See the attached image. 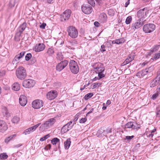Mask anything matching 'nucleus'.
<instances>
[{
    "label": "nucleus",
    "mask_w": 160,
    "mask_h": 160,
    "mask_svg": "<svg viewBox=\"0 0 160 160\" xmlns=\"http://www.w3.org/2000/svg\"><path fill=\"white\" fill-rule=\"evenodd\" d=\"M16 74L18 78L23 80L27 76L26 70L23 67H20L17 69Z\"/></svg>",
    "instance_id": "nucleus-1"
},
{
    "label": "nucleus",
    "mask_w": 160,
    "mask_h": 160,
    "mask_svg": "<svg viewBox=\"0 0 160 160\" xmlns=\"http://www.w3.org/2000/svg\"><path fill=\"white\" fill-rule=\"evenodd\" d=\"M69 68L71 72L74 74H77L79 72V68L76 62L73 60H71L69 63Z\"/></svg>",
    "instance_id": "nucleus-2"
},
{
    "label": "nucleus",
    "mask_w": 160,
    "mask_h": 160,
    "mask_svg": "<svg viewBox=\"0 0 160 160\" xmlns=\"http://www.w3.org/2000/svg\"><path fill=\"white\" fill-rule=\"evenodd\" d=\"M68 32L69 36L72 38H76L78 36V30L73 26H69L68 29Z\"/></svg>",
    "instance_id": "nucleus-3"
},
{
    "label": "nucleus",
    "mask_w": 160,
    "mask_h": 160,
    "mask_svg": "<svg viewBox=\"0 0 160 160\" xmlns=\"http://www.w3.org/2000/svg\"><path fill=\"white\" fill-rule=\"evenodd\" d=\"M155 28V26L153 24L148 23L144 25L143 30L145 33H149L153 32Z\"/></svg>",
    "instance_id": "nucleus-4"
},
{
    "label": "nucleus",
    "mask_w": 160,
    "mask_h": 160,
    "mask_svg": "<svg viewBox=\"0 0 160 160\" xmlns=\"http://www.w3.org/2000/svg\"><path fill=\"white\" fill-rule=\"evenodd\" d=\"M143 24V21L139 19L132 24L131 29L135 31L142 27Z\"/></svg>",
    "instance_id": "nucleus-5"
},
{
    "label": "nucleus",
    "mask_w": 160,
    "mask_h": 160,
    "mask_svg": "<svg viewBox=\"0 0 160 160\" xmlns=\"http://www.w3.org/2000/svg\"><path fill=\"white\" fill-rule=\"evenodd\" d=\"M148 13L147 8H144L140 10L137 12V16L139 19L143 20L142 18L146 17Z\"/></svg>",
    "instance_id": "nucleus-6"
},
{
    "label": "nucleus",
    "mask_w": 160,
    "mask_h": 160,
    "mask_svg": "<svg viewBox=\"0 0 160 160\" xmlns=\"http://www.w3.org/2000/svg\"><path fill=\"white\" fill-rule=\"evenodd\" d=\"M35 83V81L31 79H28L23 81V86L26 88H30L34 86Z\"/></svg>",
    "instance_id": "nucleus-7"
},
{
    "label": "nucleus",
    "mask_w": 160,
    "mask_h": 160,
    "mask_svg": "<svg viewBox=\"0 0 160 160\" xmlns=\"http://www.w3.org/2000/svg\"><path fill=\"white\" fill-rule=\"evenodd\" d=\"M43 104V101L40 99H36L33 101L32 103V107L35 109H38L42 107Z\"/></svg>",
    "instance_id": "nucleus-8"
},
{
    "label": "nucleus",
    "mask_w": 160,
    "mask_h": 160,
    "mask_svg": "<svg viewBox=\"0 0 160 160\" xmlns=\"http://www.w3.org/2000/svg\"><path fill=\"white\" fill-rule=\"evenodd\" d=\"M138 125L137 123L133 122H128L127 124L125 125V128H132V129H138L139 128Z\"/></svg>",
    "instance_id": "nucleus-9"
},
{
    "label": "nucleus",
    "mask_w": 160,
    "mask_h": 160,
    "mask_svg": "<svg viewBox=\"0 0 160 160\" xmlns=\"http://www.w3.org/2000/svg\"><path fill=\"white\" fill-rule=\"evenodd\" d=\"M45 46L43 43L37 44L33 48V50L36 52H40L43 51L45 48Z\"/></svg>",
    "instance_id": "nucleus-10"
},
{
    "label": "nucleus",
    "mask_w": 160,
    "mask_h": 160,
    "mask_svg": "<svg viewBox=\"0 0 160 160\" xmlns=\"http://www.w3.org/2000/svg\"><path fill=\"white\" fill-rule=\"evenodd\" d=\"M68 63V61L66 60L61 62L57 66V70L59 71H61L67 66Z\"/></svg>",
    "instance_id": "nucleus-11"
},
{
    "label": "nucleus",
    "mask_w": 160,
    "mask_h": 160,
    "mask_svg": "<svg viewBox=\"0 0 160 160\" xmlns=\"http://www.w3.org/2000/svg\"><path fill=\"white\" fill-rule=\"evenodd\" d=\"M57 92L55 90H51L48 92L47 94V98L49 100L55 98L57 96Z\"/></svg>",
    "instance_id": "nucleus-12"
},
{
    "label": "nucleus",
    "mask_w": 160,
    "mask_h": 160,
    "mask_svg": "<svg viewBox=\"0 0 160 160\" xmlns=\"http://www.w3.org/2000/svg\"><path fill=\"white\" fill-rule=\"evenodd\" d=\"M82 10L83 12L86 14H89L92 12V9L91 6L88 5H83Z\"/></svg>",
    "instance_id": "nucleus-13"
},
{
    "label": "nucleus",
    "mask_w": 160,
    "mask_h": 160,
    "mask_svg": "<svg viewBox=\"0 0 160 160\" xmlns=\"http://www.w3.org/2000/svg\"><path fill=\"white\" fill-rule=\"evenodd\" d=\"M41 124V123H39L36 125L26 129L24 132L25 134L26 135L30 133L31 132H32L36 130L37 128Z\"/></svg>",
    "instance_id": "nucleus-14"
},
{
    "label": "nucleus",
    "mask_w": 160,
    "mask_h": 160,
    "mask_svg": "<svg viewBox=\"0 0 160 160\" xmlns=\"http://www.w3.org/2000/svg\"><path fill=\"white\" fill-rule=\"evenodd\" d=\"M71 13V10L68 9L65 11L63 13L62 17L61 18L62 21L68 19L70 18Z\"/></svg>",
    "instance_id": "nucleus-15"
},
{
    "label": "nucleus",
    "mask_w": 160,
    "mask_h": 160,
    "mask_svg": "<svg viewBox=\"0 0 160 160\" xmlns=\"http://www.w3.org/2000/svg\"><path fill=\"white\" fill-rule=\"evenodd\" d=\"M8 128L6 122L3 120H0V132H4Z\"/></svg>",
    "instance_id": "nucleus-16"
},
{
    "label": "nucleus",
    "mask_w": 160,
    "mask_h": 160,
    "mask_svg": "<svg viewBox=\"0 0 160 160\" xmlns=\"http://www.w3.org/2000/svg\"><path fill=\"white\" fill-rule=\"evenodd\" d=\"M19 60L18 58L16 56L12 60V63L10 64V65L12 66V68H10V71H12L16 68V64L18 62Z\"/></svg>",
    "instance_id": "nucleus-17"
},
{
    "label": "nucleus",
    "mask_w": 160,
    "mask_h": 160,
    "mask_svg": "<svg viewBox=\"0 0 160 160\" xmlns=\"http://www.w3.org/2000/svg\"><path fill=\"white\" fill-rule=\"evenodd\" d=\"M20 104L22 106H25L27 103L26 97L23 95L20 96L19 99Z\"/></svg>",
    "instance_id": "nucleus-18"
},
{
    "label": "nucleus",
    "mask_w": 160,
    "mask_h": 160,
    "mask_svg": "<svg viewBox=\"0 0 160 160\" xmlns=\"http://www.w3.org/2000/svg\"><path fill=\"white\" fill-rule=\"evenodd\" d=\"M148 72V71L147 69L145 70H143L139 72H138L137 74V76L139 78H142L144 77L145 75H146L147 73Z\"/></svg>",
    "instance_id": "nucleus-19"
},
{
    "label": "nucleus",
    "mask_w": 160,
    "mask_h": 160,
    "mask_svg": "<svg viewBox=\"0 0 160 160\" xmlns=\"http://www.w3.org/2000/svg\"><path fill=\"white\" fill-rule=\"evenodd\" d=\"M159 78H156L152 80L150 83V86L153 87L157 85L159 82Z\"/></svg>",
    "instance_id": "nucleus-20"
},
{
    "label": "nucleus",
    "mask_w": 160,
    "mask_h": 160,
    "mask_svg": "<svg viewBox=\"0 0 160 160\" xmlns=\"http://www.w3.org/2000/svg\"><path fill=\"white\" fill-rule=\"evenodd\" d=\"M50 127L48 122L46 121L40 127L39 130L40 131H43L46 129Z\"/></svg>",
    "instance_id": "nucleus-21"
},
{
    "label": "nucleus",
    "mask_w": 160,
    "mask_h": 160,
    "mask_svg": "<svg viewBox=\"0 0 160 160\" xmlns=\"http://www.w3.org/2000/svg\"><path fill=\"white\" fill-rule=\"evenodd\" d=\"M151 54L147 56V58H150L153 60H156V59L160 58V52H158L156 53L153 57L151 56Z\"/></svg>",
    "instance_id": "nucleus-22"
},
{
    "label": "nucleus",
    "mask_w": 160,
    "mask_h": 160,
    "mask_svg": "<svg viewBox=\"0 0 160 160\" xmlns=\"http://www.w3.org/2000/svg\"><path fill=\"white\" fill-rule=\"evenodd\" d=\"M133 57L131 55H129L128 56V57L125 60L123 63L124 65L127 64L132 61L133 60Z\"/></svg>",
    "instance_id": "nucleus-23"
},
{
    "label": "nucleus",
    "mask_w": 160,
    "mask_h": 160,
    "mask_svg": "<svg viewBox=\"0 0 160 160\" xmlns=\"http://www.w3.org/2000/svg\"><path fill=\"white\" fill-rule=\"evenodd\" d=\"M12 89L15 91H18L20 89L19 84L18 82L13 83L12 85Z\"/></svg>",
    "instance_id": "nucleus-24"
},
{
    "label": "nucleus",
    "mask_w": 160,
    "mask_h": 160,
    "mask_svg": "<svg viewBox=\"0 0 160 160\" xmlns=\"http://www.w3.org/2000/svg\"><path fill=\"white\" fill-rule=\"evenodd\" d=\"M71 142L70 141V139L68 138L67 139L66 141L64 142V146L65 148L66 149H68L70 145Z\"/></svg>",
    "instance_id": "nucleus-25"
},
{
    "label": "nucleus",
    "mask_w": 160,
    "mask_h": 160,
    "mask_svg": "<svg viewBox=\"0 0 160 160\" xmlns=\"http://www.w3.org/2000/svg\"><path fill=\"white\" fill-rule=\"evenodd\" d=\"M2 112L4 116L9 117L10 116L7 108L6 107H4L2 109Z\"/></svg>",
    "instance_id": "nucleus-26"
},
{
    "label": "nucleus",
    "mask_w": 160,
    "mask_h": 160,
    "mask_svg": "<svg viewBox=\"0 0 160 160\" xmlns=\"http://www.w3.org/2000/svg\"><path fill=\"white\" fill-rule=\"evenodd\" d=\"M26 27V24L25 22H23L20 26L18 28V30H20L21 32H22L24 30Z\"/></svg>",
    "instance_id": "nucleus-27"
},
{
    "label": "nucleus",
    "mask_w": 160,
    "mask_h": 160,
    "mask_svg": "<svg viewBox=\"0 0 160 160\" xmlns=\"http://www.w3.org/2000/svg\"><path fill=\"white\" fill-rule=\"evenodd\" d=\"M68 126H67L66 125L64 126L61 129V132L63 133L67 132L70 129V127L68 128Z\"/></svg>",
    "instance_id": "nucleus-28"
},
{
    "label": "nucleus",
    "mask_w": 160,
    "mask_h": 160,
    "mask_svg": "<svg viewBox=\"0 0 160 160\" xmlns=\"http://www.w3.org/2000/svg\"><path fill=\"white\" fill-rule=\"evenodd\" d=\"M96 72L98 73H102L104 71L105 68L103 67H99L96 68Z\"/></svg>",
    "instance_id": "nucleus-29"
},
{
    "label": "nucleus",
    "mask_w": 160,
    "mask_h": 160,
    "mask_svg": "<svg viewBox=\"0 0 160 160\" xmlns=\"http://www.w3.org/2000/svg\"><path fill=\"white\" fill-rule=\"evenodd\" d=\"M20 118L17 116H14L12 120V121L14 123L17 124L20 121Z\"/></svg>",
    "instance_id": "nucleus-30"
},
{
    "label": "nucleus",
    "mask_w": 160,
    "mask_h": 160,
    "mask_svg": "<svg viewBox=\"0 0 160 160\" xmlns=\"http://www.w3.org/2000/svg\"><path fill=\"white\" fill-rule=\"evenodd\" d=\"M47 122L49 124V126L51 127L55 122L56 120L54 118H51L49 119Z\"/></svg>",
    "instance_id": "nucleus-31"
},
{
    "label": "nucleus",
    "mask_w": 160,
    "mask_h": 160,
    "mask_svg": "<svg viewBox=\"0 0 160 160\" xmlns=\"http://www.w3.org/2000/svg\"><path fill=\"white\" fill-rule=\"evenodd\" d=\"M101 18L102 22H106L107 20V16L104 13H102L100 16Z\"/></svg>",
    "instance_id": "nucleus-32"
},
{
    "label": "nucleus",
    "mask_w": 160,
    "mask_h": 160,
    "mask_svg": "<svg viewBox=\"0 0 160 160\" xmlns=\"http://www.w3.org/2000/svg\"><path fill=\"white\" fill-rule=\"evenodd\" d=\"M160 43L155 46L153 49L151 50L152 52H156L158 50L160 49Z\"/></svg>",
    "instance_id": "nucleus-33"
},
{
    "label": "nucleus",
    "mask_w": 160,
    "mask_h": 160,
    "mask_svg": "<svg viewBox=\"0 0 160 160\" xmlns=\"http://www.w3.org/2000/svg\"><path fill=\"white\" fill-rule=\"evenodd\" d=\"M56 58L58 59L61 60L63 59V56L61 52H58L57 54Z\"/></svg>",
    "instance_id": "nucleus-34"
},
{
    "label": "nucleus",
    "mask_w": 160,
    "mask_h": 160,
    "mask_svg": "<svg viewBox=\"0 0 160 160\" xmlns=\"http://www.w3.org/2000/svg\"><path fill=\"white\" fill-rule=\"evenodd\" d=\"M54 52V50H53V48L52 47L49 48L47 52V53L49 55H51L53 54Z\"/></svg>",
    "instance_id": "nucleus-35"
},
{
    "label": "nucleus",
    "mask_w": 160,
    "mask_h": 160,
    "mask_svg": "<svg viewBox=\"0 0 160 160\" xmlns=\"http://www.w3.org/2000/svg\"><path fill=\"white\" fill-rule=\"evenodd\" d=\"M15 0H10L8 4V7L9 8H12L14 7L15 5Z\"/></svg>",
    "instance_id": "nucleus-36"
},
{
    "label": "nucleus",
    "mask_w": 160,
    "mask_h": 160,
    "mask_svg": "<svg viewBox=\"0 0 160 160\" xmlns=\"http://www.w3.org/2000/svg\"><path fill=\"white\" fill-rule=\"evenodd\" d=\"M25 53V52H20L19 54L16 55L15 56L19 60H20L24 56Z\"/></svg>",
    "instance_id": "nucleus-37"
},
{
    "label": "nucleus",
    "mask_w": 160,
    "mask_h": 160,
    "mask_svg": "<svg viewBox=\"0 0 160 160\" xmlns=\"http://www.w3.org/2000/svg\"><path fill=\"white\" fill-rule=\"evenodd\" d=\"M8 158V156L6 153H1L0 154V159H5Z\"/></svg>",
    "instance_id": "nucleus-38"
},
{
    "label": "nucleus",
    "mask_w": 160,
    "mask_h": 160,
    "mask_svg": "<svg viewBox=\"0 0 160 160\" xmlns=\"http://www.w3.org/2000/svg\"><path fill=\"white\" fill-rule=\"evenodd\" d=\"M59 141V139L57 138H54L51 140V143L53 145H55Z\"/></svg>",
    "instance_id": "nucleus-39"
},
{
    "label": "nucleus",
    "mask_w": 160,
    "mask_h": 160,
    "mask_svg": "<svg viewBox=\"0 0 160 160\" xmlns=\"http://www.w3.org/2000/svg\"><path fill=\"white\" fill-rule=\"evenodd\" d=\"M132 18L131 16L128 17L126 20L125 22L126 24H130L132 20Z\"/></svg>",
    "instance_id": "nucleus-40"
},
{
    "label": "nucleus",
    "mask_w": 160,
    "mask_h": 160,
    "mask_svg": "<svg viewBox=\"0 0 160 160\" xmlns=\"http://www.w3.org/2000/svg\"><path fill=\"white\" fill-rule=\"evenodd\" d=\"M93 95V94L92 93H89L86 94L84 96V99L86 100H87L88 99L90 98Z\"/></svg>",
    "instance_id": "nucleus-41"
},
{
    "label": "nucleus",
    "mask_w": 160,
    "mask_h": 160,
    "mask_svg": "<svg viewBox=\"0 0 160 160\" xmlns=\"http://www.w3.org/2000/svg\"><path fill=\"white\" fill-rule=\"evenodd\" d=\"M15 135H13L7 138L5 140V142H7V143L8 142L10 141L13 138V137Z\"/></svg>",
    "instance_id": "nucleus-42"
},
{
    "label": "nucleus",
    "mask_w": 160,
    "mask_h": 160,
    "mask_svg": "<svg viewBox=\"0 0 160 160\" xmlns=\"http://www.w3.org/2000/svg\"><path fill=\"white\" fill-rule=\"evenodd\" d=\"M134 136L133 135L130 136H126V138L124 139V140L126 142L127 141H130V140L133 138Z\"/></svg>",
    "instance_id": "nucleus-43"
},
{
    "label": "nucleus",
    "mask_w": 160,
    "mask_h": 160,
    "mask_svg": "<svg viewBox=\"0 0 160 160\" xmlns=\"http://www.w3.org/2000/svg\"><path fill=\"white\" fill-rule=\"evenodd\" d=\"M49 137L50 135L49 134H47L44 136L43 137L41 138L40 139V141H43L46 140Z\"/></svg>",
    "instance_id": "nucleus-44"
},
{
    "label": "nucleus",
    "mask_w": 160,
    "mask_h": 160,
    "mask_svg": "<svg viewBox=\"0 0 160 160\" xmlns=\"http://www.w3.org/2000/svg\"><path fill=\"white\" fill-rule=\"evenodd\" d=\"M156 113V117L160 118V109H159L158 108H157Z\"/></svg>",
    "instance_id": "nucleus-45"
},
{
    "label": "nucleus",
    "mask_w": 160,
    "mask_h": 160,
    "mask_svg": "<svg viewBox=\"0 0 160 160\" xmlns=\"http://www.w3.org/2000/svg\"><path fill=\"white\" fill-rule=\"evenodd\" d=\"M32 57V54L30 53H28L25 56V60L26 61H28Z\"/></svg>",
    "instance_id": "nucleus-46"
},
{
    "label": "nucleus",
    "mask_w": 160,
    "mask_h": 160,
    "mask_svg": "<svg viewBox=\"0 0 160 160\" xmlns=\"http://www.w3.org/2000/svg\"><path fill=\"white\" fill-rule=\"evenodd\" d=\"M101 85V83H94L92 84L93 86L92 87V88H95L97 87H99Z\"/></svg>",
    "instance_id": "nucleus-47"
},
{
    "label": "nucleus",
    "mask_w": 160,
    "mask_h": 160,
    "mask_svg": "<svg viewBox=\"0 0 160 160\" xmlns=\"http://www.w3.org/2000/svg\"><path fill=\"white\" fill-rule=\"evenodd\" d=\"M88 1L89 4L92 6H94L95 5V3L94 0H88Z\"/></svg>",
    "instance_id": "nucleus-48"
},
{
    "label": "nucleus",
    "mask_w": 160,
    "mask_h": 160,
    "mask_svg": "<svg viewBox=\"0 0 160 160\" xmlns=\"http://www.w3.org/2000/svg\"><path fill=\"white\" fill-rule=\"evenodd\" d=\"M108 13L109 15L113 16L114 14V12L112 9H109L108 11Z\"/></svg>",
    "instance_id": "nucleus-49"
},
{
    "label": "nucleus",
    "mask_w": 160,
    "mask_h": 160,
    "mask_svg": "<svg viewBox=\"0 0 160 160\" xmlns=\"http://www.w3.org/2000/svg\"><path fill=\"white\" fill-rule=\"evenodd\" d=\"M72 121H70L68 123H67V124H66V125H67V126H68V127H70V129H71L73 126V125L75 124V123H73V125H71V124H72Z\"/></svg>",
    "instance_id": "nucleus-50"
},
{
    "label": "nucleus",
    "mask_w": 160,
    "mask_h": 160,
    "mask_svg": "<svg viewBox=\"0 0 160 160\" xmlns=\"http://www.w3.org/2000/svg\"><path fill=\"white\" fill-rule=\"evenodd\" d=\"M112 44H120V42L119 41L118 39H116L112 41Z\"/></svg>",
    "instance_id": "nucleus-51"
},
{
    "label": "nucleus",
    "mask_w": 160,
    "mask_h": 160,
    "mask_svg": "<svg viewBox=\"0 0 160 160\" xmlns=\"http://www.w3.org/2000/svg\"><path fill=\"white\" fill-rule=\"evenodd\" d=\"M153 134H154L153 133H152L150 132H148L147 134V135L150 138H152L153 137Z\"/></svg>",
    "instance_id": "nucleus-52"
},
{
    "label": "nucleus",
    "mask_w": 160,
    "mask_h": 160,
    "mask_svg": "<svg viewBox=\"0 0 160 160\" xmlns=\"http://www.w3.org/2000/svg\"><path fill=\"white\" fill-rule=\"evenodd\" d=\"M104 132V130L102 129H99L97 132V135H98V136L99 135L101 134H102L103 132Z\"/></svg>",
    "instance_id": "nucleus-53"
},
{
    "label": "nucleus",
    "mask_w": 160,
    "mask_h": 160,
    "mask_svg": "<svg viewBox=\"0 0 160 160\" xmlns=\"http://www.w3.org/2000/svg\"><path fill=\"white\" fill-rule=\"evenodd\" d=\"M98 76L99 77V79H100L104 77L105 75L104 74H103L102 73H98Z\"/></svg>",
    "instance_id": "nucleus-54"
},
{
    "label": "nucleus",
    "mask_w": 160,
    "mask_h": 160,
    "mask_svg": "<svg viewBox=\"0 0 160 160\" xmlns=\"http://www.w3.org/2000/svg\"><path fill=\"white\" fill-rule=\"evenodd\" d=\"M87 118H83L80 120L79 122L80 123H83L85 122Z\"/></svg>",
    "instance_id": "nucleus-55"
},
{
    "label": "nucleus",
    "mask_w": 160,
    "mask_h": 160,
    "mask_svg": "<svg viewBox=\"0 0 160 160\" xmlns=\"http://www.w3.org/2000/svg\"><path fill=\"white\" fill-rule=\"evenodd\" d=\"M118 39L119 42H120V44L124 43L125 41V40L123 38H120Z\"/></svg>",
    "instance_id": "nucleus-56"
},
{
    "label": "nucleus",
    "mask_w": 160,
    "mask_h": 160,
    "mask_svg": "<svg viewBox=\"0 0 160 160\" xmlns=\"http://www.w3.org/2000/svg\"><path fill=\"white\" fill-rule=\"evenodd\" d=\"M46 24L45 23H43L42 25H41L40 27L42 29H44L45 28V26H46Z\"/></svg>",
    "instance_id": "nucleus-57"
},
{
    "label": "nucleus",
    "mask_w": 160,
    "mask_h": 160,
    "mask_svg": "<svg viewBox=\"0 0 160 160\" xmlns=\"http://www.w3.org/2000/svg\"><path fill=\"white\" fill-rule=\"evenodd\" d=\"M105 46L104 45H102L101 46V51L102 52H104L106 51L105 49Z\"/></svg>",
    "instance_id": "nucleus-58"
},
{
    "label": "nucleus",
    "mask_w": 160,
    "mask_h": 160,
    "mask_svg": "<svg viewBox=\"0 0 160 160\" xmlns=\"http://www.w3.org/2000/svg\"><path fill=\"white\" fill-rule=\"evenodd\" d=\"M22 32H21L20 30H18V32L16 34V36L20 37Z\"/></svg>",
    "instance_id": "nucleus-59"
},
{
    "label": "nucleus",
    "mask_w": 160,
    "mask_h": 160,
    "mask_svg": "<svg viewBox=\"0 0 160 160\" xmlns=\"http://www.w3.org/2000/svg\"><path fill=\"white\" fill-rule=\"evenodd\" d=\"M111 102L110 100H107L106 103V106H108V105L111 104Z\"/></svg>",
    "instance_id": "nucleus-60"
},
{
    "label": "nucleus",
    "mask_w": 160,
    "mask_h": 160,
    "mask_svg": "<svg viewBox=\"0 0 160 160\" xmlns=\"http://www.w3.org/2000/svg\"><path fill=\"white\" fill-rule=\"evenodd\" d=\"M158 94H154L152 95V98L153 99H155L158 96Z\"/></svg>",
    "instance_id": "nucleus-61"
},
{
    "label": "nucleus",
    "mask_w": 160,
    "mask_h": 160,
    "mask_svg": "<svg viewBox=\"0 0 160 160\" xmlns=\"http://www.w3.org/2000/svg\"><path fill=\"white\" fill-rule=\"evenodd\" d=\"M5 72L4 70L0 72V76H2L3 75V74H5Z\"/></svg>",
    "instance_id": "nucleus-62"
},
{
    "label": "nucleus",
    "mask_w": 160,
    "mask_h": 160,
    "mask_svg": "<svg viewBox=\"0 0 160 160\" xmlns=\"http://www.w3.org/2000/svg\"><path fill=\"white\" fill-rule=\"evenodd\" d=\"M94 25L95 26L98 27L99 26V23L98 22L96 21L94 22Z\"/></svg>",
    "instance_id": "nucleus-63"
},
{
    "label": "nucleus",
    "mask_w": 160,
    "mask_h": 160,
    "mask_svg": "<svg viewBox=\"0 0 160 160\" xmlns=\"http://www.w3.org/2000/svg\"><path fill=\"white\" fill-rule=\"evenodd\" d=\"M130 0H128V1L126 2L125 7H127L128 5L129 4Z\"/></svg>",
    "instance_id": "nucleus-64"
}]
</instances>
